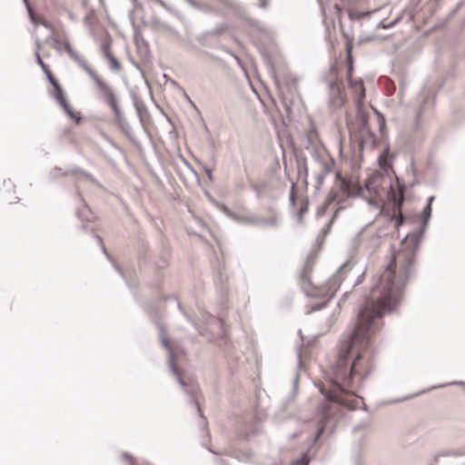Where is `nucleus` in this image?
<instances>
[{"instance_id":"1","label":"nucleus","mask_w":465,"mask_h":465,"mask_svg":"<svg viewBox=\"0 0 465 465\" xmlns=\"http://www.w3.org/2000/svg\"><path fill=\"white\" fill-rule=\"evenodd\" d=\"M420 237L419 233L405 237L403 249L393 256L379 283L371 288L370 299L360 311L351 337L341 344L332 367V377L327 385L320 387L328 401L354 408L351 403L356 396L354 383L361 382L371 371L368 349L371 337L378 330L376 320L393 311L401 301L402 288L415 261Z\"/></svg>"},{"instance_id":"2","label":"nucleus","mask_w":465,"mask_h":465,"mask_svg":"<svg viewBox=\"0 0 465 465\" xmlns=\"http://www.w3.org/2000/svg\"><path fill=\"white\" fill-rule=\"evenodd\" d=\"M359 194L366 200L371 206L380 210V213L385 212L384 201L386 196L388 203L393 208V215H395L396 213H401L402 195H398L395 193L391 178L380 172H374L368 177L364 186L359 188Z\"/></svg>"},{"instance_id":"3","label":"nucleus","mask_w":465,"mask_h":465,"mask_svg":"<svg viewBox=\"0 0 465 465\" xmlns=\"http://www.w3.org/2000/svg\"><path fill=\"white\" fill-rule=\"evenodd\" d=\"M67 49V54L69 56L76 62L83 69L86 71V73L91 76V78L94 81L97 89L100 94L101 99L108 104L114 113V115L118 121H122L123 114L121 109L117 104L115 94L109 84H107L85 62V60L75 52L72 46L68 44L65 45Z\"/></svg>"},{"instance_id":"4","label":"nucleus","mask_w":465,"mask_h":465,"mask_svg":"<svg viewBox=\"0 0 465 465\" xmlns=\"http://www.w3.org/2000/svg\"><path fill=\"white\" fill-rule=\"evenodd\" d=\"M162 342H163V345L164 346V348L169 351V354H170L169 363H170V368H171L173 373L177 378L181 386L184 388L185 392L190 394L193 398V404L195 405V408L197 409V411L200 412L201 410H200L199 402L196 400V394L199 391L198 385L193 381H190L189 384H187L184 381V380L182 378L180 372L178 371V370L175 366L174 356H173V350L169 344L168 340L163 338L162 340Z\"/></svg>"},{"instance_id":"5","label":"nucleus","mask_w":465,"mask_h":465,"mask_svg":"<svg viewBox=\"0 0 465 465\" xmlns=\"http://www.w3.org/2000/svg\"><path fill=\"white\" fill-rule=\"evenodd\" d=\"M49 94L54 99H55V101L63 107L65 113L72 119H75L77 121L80 119L79 114L74 113L72 107L66 102L64 90L58 83L53 84V89L49 92Z\"/></svg>"},{"instance_id":"6","label":"nucleus","mask_w":465,"mask_h":465,"mask_svg":"<svg viewBox=\"0 0 465 465\" xmlns=\"http://www.w3.org/2000/svg\"><path fill=\"white\" fill-rule=\"evenodd\" d=\"M346 102L342 81L336 80L330 84V104L333 108L342 106Z\"/></svg>"},{"instance_id":"7","label":"nucleus","mask_w":465,"mask_h":465,"mask_svg":"<svg viewBox=\"0 0 465 465\" xmlns=\"http://www.w3.org/2000/svg\"><path fill=\"white\" fill-rule=\"evenodd\" d=\"M348 265L347 263L342 264L339 271L328 281L327 282V291L323 293V296L330 300L331 299L335 292L339 290L340 285L343 280V274L345 271H347Z\"/></svg>"},{"instance_id":"8","label":"nucleus","mask_w":465,"mask_h":465,"mask_svg":"<svg viewBox=\"0 0 465 465\" xmlns=\"http://www.w3.org/2000/svg\"><path fill=\"white\" fill-rule=\"evenodd\" d=\"M352 66L348 70L349 86L351 90L358 106H361L365 98V88L361 79H352Z\"/></svg>"},{"instance_id":"9","label":"nucleus","mask_w":465,"mask_h":465,"mask_svg":"<svg viewBox=\"0 0 465 465\" xmlns=\"http://www.w3.org/2000/svg\"><path fill=\"white\" fill-rule=\"evenodd\" d=\"M331 408H332V404L330 402H325L322 405L321 411H322V417L321 419V427L318 429V430L315 434L314 440H317L323 433V431H324V424L323 423L325 422L327 418L331 415Z\"/></svg>"},{"instance_id":"10","label":"nucleus","mask_w":465,"mask_h":465,"mask_svg":"<svg viewBox=\"0 0 465 465\" xmlns=\"http://www.w3.org/2000/svg\"><path fill=\"white\" fill-rule=\"evenodd\" d=\"M24 2L25 3L26 5V7H27V10H28V13H29V16H30V19H31V22L36 25L38 24L42 25L43 26H45L46 29H48L51 34H54L55 31L54 27L48 22L46 21L45 19L44 18H40V19H37L35 17V15H34V12L32 10V8L30 7V5L29 3L27 2V0H24Z\"/></svg>"},{"instance_id":"11","label":"nucleus","mask_w":465,"mask_h":465,"mask_svg":"<svg viewBox=\"0 0 465 465\" xmlns=\"http://www.w3.org/2000/svg\"><path fill=\"white\" fill-rule=\"evenodd\" d=\"M336 201L338 203L341 202V200L338 199V193L331 190L330 192V193L328 194L323 205L318 209L317 215L322 216V215L325 214L327 213L328 209L331 207V205Z\"/></svg>"},{"instance_id":"12","label":"nucleus","mask_w":465,"mask_h":465,"mask_svg":"<svg viewBox=\"0 0 465 465\" xmlns=\"http://www.w3.org/2000/svg\"><path fill=\"white\" fill-rule=\"evenodd\" d=\"M50 39L55 44V49L58 52H62L63 48L67 52V49L65 47L66 44H68L71 46V45L68 42L63 43L61 39L58 37L56 32L50 35Z\"/></svg>"},{"instance_id":"13","label":"nucleus","mask_w":465,"mask_h":465,"mask_svg":"<svg viewBox=\"0 0 465 465\" xmlns=\"http://www.w3.org/2000/svg\"><path fill=\"white\" fill-rule=\"evenodd\" d=\"M104 54L106 56V58L109 60L110 62V66L112 69L114 70H120L121 68V64L120 63L118 62V60L111 54V52L108 50V48H105L104 49Z\"/></svg>"},{"instance_id":"14","label":"nucleus","mask_w":465,"mask_h":465,"mask_svg":"<svg viewBox=\"0 0 465 465\" xmlns=\"http://www.w3.org/2000/svg\"><path fill=\"white\" fill-rule=\"evenodd\" d=\"M40 47H41V45L39 42H37L36 43V50H35L36 63L41 66L42 69H45L48 65L44 63V61L41 57Z\"/></svg>"},{"instance_id":"15","label":"nucleus","mask_w":465,"mask_h":465,"mask_svg":"<svg viewBox=\"0 0 465 465\" xmlns=\"http://www.w3.org/2000/svg\"><path fill=\"white\" fill-rule=\"evenodd\" d=\"M335 176L339 180L341 190L347 193L349 190L347 182L341 176L340 173L338 172L335 173Z\"/></svg>"},{"instance_id":"16","label":"nucleus","mask_w":465,"mask_h":465,"mask_svg":"<svg viewBox=\"0 0 465 465\" xmlns=\"http://www.w3.org/2000/svg\"><path fill=\"white\" fill-rule=\"evenodd\" d=\"M65 174H66V173H65L64 172H63V171H62V169H61V168H59V167H55V168H54V169L51 171V173H50V176H51V178H53V179H56V178H58V177L63 176V175H65Z\"/></svg>"},{"instance_id":"17","label":"nucleus","mask_w":465,"mask_h":465,"mask_svg":"<svg viewBox=\"0 0 465 465\" xmlns=\"http://www.w3.org/2000/svg\"><path fill=\"white\" fill-rule=\"evenodd\" d=\"M43 71H44V73L45 74L47 80L49 81V83H50L52 85H53V84H56V83H58V82L54 79V77L53 76L52 72H51V70L49 69V67H48V66H47L45 69H43Z\"/></svg>"},{"instance_id":"18","label":"nucleus","mask_w":465,"mask_h":465,"mask_svg":"<svg viewBox=\"0 0 465 465\" xmlns=\"http://www.w3.org/2000/svg\"><path fill=\"white\" fill-rule=\"evenodd\" d=\"M379 163L380 166L381 167L384 173H387L390 170L391 165L389 164L386 159H382L381 155L379 157Z\"/></svg>"},{"instance_id":"19","label":"nucleus","mask_w":465,"mask_h":465,"mask_svg":"<svg viewBox=\"0 0 465 465\" xmlns=\"http://www.w3.org/2000/svg\"><path fill=\"white\" fill-rule=\"evenodd\" d=\"M88 213H90L89 208L87 206H84L82 211L78 212V216L83 220L89 221L90 217L87 214Z\"/></svg>"},{"instance_id":"20","label":"nucleus","mask_w":465,"mask_h":465,"mask_svg":"<svg viewBox=\"0 0 465 465\" xmlns=\"http://www.w3.org/2000/svg\"><path fill=\"white\" fill-rule=\"evenodd\" d=\"M423 214L425 223H427L431 214V207L430 206V203H428L424 208Z\"/></svg>"},{"instance_id":"21","label":"nucleus","mask_w":465,"mask_h":465,"mask_svg":"<svg viewBox=\"0 0 465 465\" xmlns=\"http://www.w3.org/2000/svg\"><path fill=\"white\" fill-rule=\"evenodd\" d=\"M309 460L307 456L304 454L301 460H296L293 465H308Z\"/></svg>"},{"instance_id":"22","label":"nucleus","mask_w":465,"mask_h":465,"mask_svg":"<svg viewBox=\"0 0 465 465\" xmlns=\"http://www.w3.org/2000/svg\"><path fill=\"white\" fill-rule=\"evenodd\" d=\"M204 172L205 173L207 174L209 180L213 181V171L212 169L208 168V167H204Z\"/></svg>"},{"instance_id":"23","label":"nucleus","mask_w":465,"mask_h":465,"mask_svg":"<svg viewBox=\"0 0 465 465\" xmlns=\"http://www.w3.org/2000/svg\"><path fill=\"white\" fill-rule=\"evenodd\" d=\"M123 459L125 460H128L130 462H133L132 457L130 455H128L127 453L123 454Z\"/></svg>"},{"instance_id":"24","label":"nucleus","mask_w":465,"mask_h":465,"mask_svg":"<svg viewBox=\"0 0 465 465\" xmlns=\"http://www.w3.org/2000/svg\"><path fill=\"white\" fill-rule=\"evenodd\" d=\"M324 173H321L318 177V184L322 185L323 183Z\"/></svg>"},{"instance_id":"25","label":"nucleus","mask_w":465,"mask_h":465,"mask_svg":"<svg viewBox=\"0 0 465 465\" xmlns=\"http://www.w3.org/2000/svg\"><path fill=\"white\" fill-rule=\"evenodd\" d=\"M187 2H188L191 5H193V6H194V7H197V6H198V5L196 4V2H195V1H193V0H187Z\"/></svg>"},{"instance_id":"26","label":"nucleus","mask_w":465,"mask_h":465,"mask_svg":"<svg viewBox=\"0 0 465 465\" xmlns=\"http://www.w3.org/2000/svg\"><path fill=\"white\" fill-rule=\"evenodd\" d=\"M221 210H223L225 213H229L227 208L224 205L220 206Z\"/></svg>"},{"instance_id":"27","label":"nucleus","mask_w":465,"mask_h":465,"mask_svg":"<svg viewBox=\"0 0 465 465\" xmlns=\"http://www.w3.org/2000/svg\"><path fill=\"white\" fill-rule=\"evenodd\" d=\"M252 223H256L257 224H265V223H267V222H266V221H264V220L258 221V222H254V221H253Z\"/></svg>"},{"instance_id":"28","label":"nucleus","mask_w":465,"mask_h":465,"mask_svg":"<svg viewBox=\"0 0 465 465\" xmlns=\"http://www.w3.org/2000/svg\"><path fill=\"white\" fill-rule=\"evenodd\" d=\"M434 200L433 196L429 197L428 203H430V206L431 205L432 201Z\"/></svg>"},{"instance_id":"29","label":"nucleus","mask_w":465,"mask_h":465,"mask_svg":"<svg viewBox=\"0 0 465 465\" xmlns=\"http://www.w3.org/2000/svg\"><path fill=\"white\" fill-rule=\"evenodd\" d=\"M95 238H96L97 242H100V243L102 244V239H101V237H100V236H98V235H95Z\"/></svg>"},{"instance_id":"30","label":"nucleus","mask_w":465,"mask_h":465,"mask_svg":"<svg viewBox=\"0 0 465 465\" xmlns=\"http://www.w3.org/2000/svg\"><path fill=\"white\" fill-rule=\"evenodd\" d=\"M102 248H103L104 253L108 257V253H107V252L105 250V247L103 244H102Z\"/></svg>"},{"instance_id":"31","label":"nucleus","mask_w":465,"mask_h":465,"mask_svg":"<svg viewBox=\"0 0 465 465\" xmlns=\"http://www.w3.org/2000/svg\"><path fill=\"white\" fill-rule=\"evenodd\" d=\"M454 383L455 384H464V382H462V381H454V382H451L450 384H454Z\"/></svg>"},{"instance_id":"32","label":"nucleus","mask_w":465,"mask_h":465,"mask_svg":"<svg viewBox=\"0 0 465 465\" xmlns=\"http://www.w3.org/2000/svg\"><path fill=\"white\" fill-rule=\"evenodd\" d=\"M391 24H390L389 25H383V28H388V27H391Z\"/></svg>"},{"instance_id":"33","label":"nucleus","mask_w":465,"mask_h":465,"mask_svg":"<svg viewBox=\"0 0 465 465\" xmlns=\"http://www.w3.org/2000/svg\"><path fill=\"white\" fill-rule=\"evenodd\" d=\"M335 8L338 10V12L341 11V9L340 7H338L337 5L335 6Z\"/></svg>"}]
</instances>
